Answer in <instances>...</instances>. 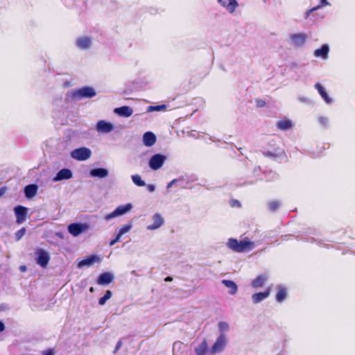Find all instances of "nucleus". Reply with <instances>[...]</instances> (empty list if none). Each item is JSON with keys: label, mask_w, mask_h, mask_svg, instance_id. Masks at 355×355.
I'll use <instances>...</instances> for the list:
<instances>
[{"label": "nucleus", "mask_w": 355, "mask_h": 355, "mask_svg": "<svg viewBox=\"0 0 355 355\" xmlns=\"http://www.w3.org/2000/svg\"><path fill=\"white\" fill-rule=\"evenodd\" d=\"M20 268H21V270L22 271H25V270H26V266H21V267H20Z\"/></svg>", "instance_id": "48"}, {"label": "nucleus", "mask_w": 355, "mask_h": 355, "mask_svg": "<svg viewBox=\"0 0 355 355\" xmlns=\"http://www.w3.org/2000/svg\"><path fill=\"white\" fill-rule=\"evenodd\" d=\"M7 191V188L6 187H3L0 188V197L2 196Z\"/></svg>", "instance_id": "43"}, {"label": "nucleus", "mask_w": 355, "mask_h": 355, "mask_svg": "<svg viewBox=\"0 0 355 355\" xmlns=\"http://www.w3.org/2000/svg\"><path fill=\"white\" fill-rule=\"evenodd\" d=\"M131 227H132L131 224L125 225L119 229L117 234H119V236H121L123 234L129 232L130 230Z\"/></svg>", "instance_id": "34"}, {"label": "nucleus", "mask_w": 355, "mask_h": 355, "mask_svg": "<svg viewBox=\"0 0 355 355\" xmlns=\"http://www.w3.org/2000/svg\"><path fill=\"white\" fill-rule=\"evenodd\" d=\"M226 343L225 335L221 334L217 338L216 341L212 346V352L217 353L220 352L225 347Z\"/></svg>", "instance_id": "10"}, {"label": "nucleus", "mask_w": 355, "mask_h": 355, "mask_svg": "<svg viewBox=\"0 0 355 355\" xmlns=\"http://www.w3.org/2000/svg\"><path fill=\"white\" fill-rule=\"evenodd\" d=\"M329 5V3L327 1V0H320V4L316 7H314L309 10L306 11V18H307L309 15L314 10H318V8L322 7V6H327Z\"/></svg>", "instance_id": "30"}, {"label": "nucleus", "mask_w": 355, "mask_h": 355, "mask_svg": "<svg viewBox=\"0 0 355 355\" xmlns=\"http://www.w3.org/2000/svg\"><path fill=\"white\" fill-rule=\"evenodd\" d=\"M121 237V236H119V234H117L116 238L110 242V245L112 246L116 243L117 242H119L120 241Z\"/></svg>", "instance_id": "40"}, {"label": "nucleus", "mask_w": 355, "mask_h": 355, "mask_svg": "<svg viewBox=\"0 0 355 355\" xmlns=\"http://www.w3.org/2000/svg\"><path fill=\"white\" fill-rule=\"evenodd\" d=\"M197 355H205L207 352V343L206 340L202 342L195 349Z\"/></svg>", "instance_id": "29"}, {"label": "nucleus", "mask_w": 355, "mask_h": 355, "mask_svg": "<svg viewBox=\"0 0 355 355\" xmlns=\"http://www.w3.org/2000/svg\"><path fill=\"white\" fill-rule=\"evenodd\" d=\"M306 38L307 36L304 33L292 34L291 35V39L297 46L303 45L305 43Z\"/></svg>", "instance_id": "19"}, {"label": "nucleus", "mask_w": 355, "mask_h": 355, "mask_svg": "<svg viewBox=\"0 0 355 355\" xmlns=\"http://www.w3.org/2000/svg\"><path fill=\"white\" fill-rule=\"evenodd\" d=\"M153 223L148 225L147 229L150 230H156L160 227L164 223V219L159 214H155L153 216Z\"/></svg>", "instance_id": "16"}, {"label": "nucleus", "mask_w": 355, "mask_h": 355, "mask_svg": "<svg viewBox=\"0 0 355 355\" xmlns=\"http://www.w3.org/2000/svg\"><path fill=\"white\" fill-rule=\"evenodd\" d=\"M112 295V293L110 291H107L105 295L99 299L98 304L101 306L104 305L107 300L111 298Z\"/></svg>", "instance_id": "31"}, {"label": "nucleus", "mask_w": 355, "mask_h": 355, "mask_svg": "<svg viewBox=\"0 0 355 355\" xmlns=\"http://www.w3.org/2000/svg\"><path fill=\"white\" fill-rule=\"evenodd\" d=\"M218 327L220 331H225L227 330L229 328V324L225 322H220L218 323Z\"/></svg>", "instance_id": "37"}, {"label": "nucleus", "mask_w": 355, "mask_h": 355, "mask_svg": "<svg viewBox=\"0 0 355 355\" xmlns=\"http://www.w3.org/2000/svg\"><path fill=\"white\" fill-rule=\"evenodd\" d=\"M28 209L25 207L18 205L15 208V213L16 215V223L21 224L26 219Z\"/></svg>", "instance_id": "8"}, {"label": "nucleus", "mask_w": 355, "mask_h": 355, "mask_svg": "<svg viewBox=\"0 0 355 355\" xmlns=\"http://www.w3.org/2000/svg\"><path fill=\"white\" fill-rule=\"evenodd\" d=\"M176 182V180H173L172 181H171L168 185H167V188H170L173 186V184Z\"/></svg>", "instance_id": "46"}, {"label": "nucleus", "mask_w": 355, "mask_h": 355, "mask_svg": "<svg viewBox=\"0 0 355 355\" xmlns=\"http://www.w3.org/2000/svg\"><path fill=\"white\" fill-rule=\"evenodd\" d=\"M91 40L88 37H81L77 39L76 45L80 49H87L90 47Z\"/></svg>", "instance_id": "20"}, {"label": "nucleus", "mask_w": 355, "mask_h": 355, "mask_svg": "<svg viewBox=\"0 0 355 355\" xmlns=\"http://www.w3.org/2000/svg\"><path fill=\"white\" fill-rule=\"evenodd\" d=\"M166 105H151L148 108V111H162L166 110Z\"/></svg>", "instance_id": "35"}, {"label": "nucleus", "mask_w": 355, "mask_h": 355, "mask_svg": "<svg viewBox=\"0 0 355 355\" xmlns=\"http://www.w3.org/2000/svg\"><path fill=\"white\" fill-rule=\"evenodd\" d=\"M318 122L322 125H326L327 123V119L324 116H320L318 118Z\"/></svg>", "instance_id": "39"}, {"label": "nucleus", "mask_w": 355, "mask_h": 355, "mask_svg": "<svg viewBox=\"0 0 355 355\" xmlns=\"http://www.w3.org/2000/svg\"><path fill=\"white\" fill-rule=\"evenodd\" d=\"M38 187L35 184H28L24 188V193L27 198L34 197L37 192Z\"/></svg>", "instance_id": "21"}, {"label": "nucleus", "mask_w": 355, "mask_h": 355, "mask_svg": "<svg viewBox=\"0 0 355 355\" xmlns=\"http://www.w3.org/2000/svg\"><path fill=\"white\" fill-rule=\"evenodd\" d=\"M173 280V278L170 276L168 277H166L165 279H164V281L165 282H171Z\"/></svg>", "instance_id": "47"}, {"label": "nucleus", "mask_w": 355, "mask_h": 355, "mask_svg": "<svg viewBox=\"0 0 355 355\" xmlns=\"http://www.w3.org/2000/svg\"><path fill=\"white\" fill-rule=\"evenodd\" d=\"M55 352L53 349H49L48 350L44 352L43 355H54Z\"/></svg>", "instance_id": "42"}, {"label": "nucleus", "mask_w": 355, "mask_h": 355, "mask_svg": "<svg viewBox=\"0 0 355 355\" xmlns=\"http://www.w3.org/2000/svg\"><path fill=\"white\" fill-rule=\"evenodd\" d=\"M95 90L90 87H83L72 92V97L74 99H81L84 98H92L96 95Z\"/></svg>", "instance_id": "2"}, {"label": "nucleus", "mask_w": 355, "mask_h": 355, "mask_svg": "<svg viewBox=\"0 0 355 355\" xmlns=\"http://www.w3.org/2000/svg\"><path fill=\"white\" fill-rule=\"evenodd\" d=\"M89 291H90L91 293L94 292V288L93 287H91V288H89Z\"/></svg>", "instance_id": "50"}, {"label": "nucleus", "mask_w": 355, "mask_h": 355, "mask_svg": "<svg viewBox=\"0 0 355 355\" xmlns=\"http://www.w3.org/2000/svg\"><path fill=\"white\" fill-rule=\"evenodd\" d=\"M132 206L131 204L128 203L125 205H121L116 207L112 212L107 214L105 217L106 220H110L115 217L121 216L128 211H129L132 209Z\"/></svg>", "instance_id": "6"}, {"label": "nucleus", "mask_w": 355, "mask_h": 355, "mask_svg": "<svg viewBox=\"0 0 355 355\" xmlns=\"http://www.w3.org/2000/svg\"><path fill=\"white\" fill-rule=\"evenodd\" d=\"M71 157L78 161H85L88 159L91 155V150L85 147H81L73 150L71 153Z\"/></svg>", "instance_id": "4"}, {"label": "nucleus", "mask_w": 355, "mask_h": 355, "mask_svg": "<svg viewBox=\"0 0 355 355\" xmlns=\"http://www.w3.org/2000/svg\"><path fill=\"white\" fill-rule=\"evenodd\" d=\"M90 175L92 177H98L100 178H103L107 176L108 171L106 168H96L91 170Z\"/></svg>", "instance_id": "23"}, {"label": "nucleus", "mask_w": 355, "mask_h": 355, "mask_svg": "<svg viewBox=\"0 0 355 355\" xmlns=\"http://www.w3.org/2000/svg\"><path fill=\"white\" fill-rule=\"evenodd\" d=\"M218 3L231 13L234 12L238 6L236 0H218Z\"/></svg>", "instance_id": "11"}, {"label": "nucleus", "mask_w": 355, "mask_h": 355, "mask_svg": "<svg viewBox=\"0 0 355 355\" xmlns=\"http://www.w3.org/2000/svg\"><path fill=\"white\" fill-rule=\"evenodd\" d=\"M267 155H268V156H272V154H271L270 153H267Z\"/></svg>", "instance_id": "51"}, {"label": "nucleus", "mask_w": 355, "mask_h": 355, "mask_svg": "<svg viewBox=\"0 0 355 355\" xmlns=\"http://www.w3.org/2000/svg\"><path fill=\"white\" fill-rule=\"evenodd\" d=\"M114 279L113 275L110 272H103L101 274L96 281L99 285H107Z\"/></svg>", "instance_id": "15"}, {"label": "nucleus", "mask_w": 355, "mask_h": 355, "mask_svg": "<svg viewBox=\"0 0 355 355\" xmlns=\"http://www.w3.org/2000/svg\"><path fill=\"white\" fill-rule=\"evenodd\" d=\"M256 105L257 107H263L266 106V103L265 101L259 98L256 100Z\"/></svg>", "instance_id": "38"}, {"label": "nucleus", "mask_w": 355, "mask_h": 355, "mask_svg": "<svg viewBox=\"0 0 355 355\" xmlns=\"http://www.w3.org/2000/svg\"><path fill=\"white\" fill-rule=\"evenodd\" d=\"M100 261V258L96 255H90L78 262V266L82 268L83 266H91L95 262Z\"/></svg>", "instance_id": "13"}, {"label": "nucleus", "mask_w": 355, "mask_h": 355, "mask_svg": "<svg viewBox=\"0 0 355 355\" xmlns=\"http://www.w3.org/2000/svg\"><path fill=\"white\" fill-rule=\"evenodd\" d=\"M293 126L291 121L289 119H284L277 122V127L282 130H286L291 128Z\"/></svg>", "instance_id": "28"}, {"label": "nucleus", "mask_w": 355, "mask_h": 355, "mask_svg": "<svg viewBox=\"0 0 355 355\" xmlns=\"http://www.w3.org/2000/svg\"><path fill=\"white\" fill-rule=\"evenodd\" d=\"M280 207V202L277 200H274L268 203V208L271 211H277Z\"/></svg>", "instance_id": "33"}, {"label": "nucleus", "mask_w": 355, "mask_h": 355, "mask_svg": "<svg viewBox=\"0 0 355 355\" xmlns=\"http://www.w3.org/2000/svg\"><path fill=\"white\" fill-rule=\"evenodd\" d=\"M72 172L70 169L62 168L58 172L56 176L54 178V181H60L63 180H69L72 178Z\"/></svg>", "instance_id": "12"}, {"label": "nucleus", "mask_w": 355, "mask_h": 355, "mask_svg": "<svg viewBox=\"0 0 355 355\" xmlns=\"http://www.w3.org/2000/svg\"><path fill=\"white\" fill-rule=\"evenodd\" d=\"M132 182L139 187L145 186V182L141 180V177L139 175H134L132 176Z\"/></svg>", "instance_id": "32"}, {"label": "nucleus", "mask_w": 355, "mask_h": 355, "mask_svg": "<svg viewBox=\"0 0 355 355\" xmlns=\"http://www.w3.org/2000/svg\"><path fill=\"white\" fill-rule=\"evenodd\" d=\"M148 191H150V192H153V191H155V186H154V185H153V184H149V185L148 186Z\"/></svg>", "instance_id": "44"}, {"label": "nucleus", "mask_w": 355, "mask_h": 355, "mask_svg": "<svg viewBox=\"0 0 355 355\" xmlns=\"http://www.w3.org/2000/svg\"><path fill=\"white\" fill-rule=\"evenodd\" d=\"M35 254L37 263L43 268H46L51 259L49 253L42 248H37L35 250Z\"/></svg>", "instance_id": "3"}, {"label": "nucleus", "mask_w": 355, "mask_h": 355, "mask_svg": "<svg viewBox=\"0 0 355 355\" xmlns=\"http://www.w3.org/2000/svg\"><path fill=\"white\" fill-rule=\"evenodd\" d=\"M270 294V288H268L263 292L257 293L252 295V299L254 304H257L264 299L267 298Z\"/></svg>", "instance_id": "18"}, {"label": "nucleus", "mask_w": 355, "mask_h": 355, "mask_svg": "<svg viewBox=\"0 0 355 355\" xmlns=\"http://www.w3.org/2000/svg\"><path fill=\"white\" fill-rule=\"evenodd\" d=\"M234 203L235 205H237L238 206H240V203H239V201H237V200H235V201L234 202Z\"/></svg>", "instance_id": "49"}, {"label": "nucleus", "mask_w": 355, "mask_h": 355, "mask_svg": "<svg viewBox=\"0 0 355 355\" xmlns=\"http://www.w3.org/2000/svg\"><path fill=\"white\" fill-rule=\"evenodd\" d=\"M114 113L121 116L129 117L133 114V110L130 107L124 105L115 108Z\"/></svg>", "instance_id": "17"}, {"label": "nucleus", "mask_w": 355, "mask_h": 355, "mask_svg": "<svg viewBox=\"0 0 355 355\" xmlns=\"http://www.w3.org/2000/svg\"><path fill=\"white\" fill-rule=\"evenodd\" d=\"M222 284H224L227 288H230V294L234 295L236 293L238 287L235 282L232 280L223 279L222 280Z\"/></svg>", "instance_id": "24"}, {"label": "nucleus", "mask_w": 355, "mask_h": 355, "mask_svg": "<svg viewBox=\"0 0 355 355\" xmlns=\"http://www.w3.org/2000/svg\"><path fill=\"white\" fill-rule=\"evenodd\" d=\"M166 159V157L162 154H155L149 160V166L153 170L159 169Z\"/></svg>", "instance_id": "7"}, {"label": "nucleus", "mask_w": 355, "mask_h": 355, "mask_svg": "<svg viewBox=\"0 0 355 355\" xmlns=\"http://www.w3.org/2000/svg\"><path fill=\"white\" fill-rule=\"evenodd\" d=\"M266 281V276L263 275H260L259 276H257L254 280L253 282H252V287L254 288H260V287H262L265 282Z\"/></svg>", "instance_id": "27"}, {"label": "nucleus", "mask_w": 355, "mask_h": 355, "mask_svg": "<svg viewBox=\"0 0 355 355\" xmlns=\"http://www.w3.org/2000/svg\"><path fill=\"white\" fill-rule=\"evenodd\" d=\"M25 232H26L25 227H22L20 230H19L17 232H16L15 235L16 240L19 241L23 237V236L25 234Z\"/></svg>", "instance_id": "36"}, {"label": "nucleus", "mask_w": 355, "mask_h": 355, "mask_svg": "<svg viewBox=\"0 0 355 355\" xmlns=\"http://www.w3.org/2000/svg\"><path fill=\"white\" fill-rule=\"evenodd\" d=\"M329 51V47L328 44H322L320 49H317L314 51L313 55L316 58H321L322 59H327L328 58V53Z\"/></svg>", "instance_id": "14"}, {"label": "nucleus", "mask_w": 355, "mask_h": 355, "mask_svg": "<svg viewBox=\"0 0 355 355\" xmlns=\"http://www.w3.org/2000/svg\"><path fill=\"white\" fill-rule=\"evenodd\" d=\"M287 296L286 288L282 286H279L277 288V293L275 296V299L278 302H282Z\"/></svg>", "instance_id": "26"}, {"label": "nucleus", "mask_w": 355, "mask_h": 355, "mask_svg": "<svg viewBox=\"0 0 355 355\" xmlns=\"http://www.w3.org/2000/svg\"><path fill=\"white\" fill-rule=\"evenodd\" d=\"M315 88L318 90V93L326 103H329L331 102V99L329 97L324 87L319 83H317L315 85Z\"/></svg>", "instance_id": "25"}, {"label": "nucleus", "mask_w": 355, "mask_h": 355, "mask_svg": "<svg viewBox=\"0 0 355 355\" xmlns=\"http://www.w3.org/2000/svg\"><path fill=\"white\" fill-rule=\"evenodd\" d=\"M5 329V325L3 322L0 320V332H2Z\"/></svg>", "instance_id": "45"}, {"label": "nucleus", "mask_w": 355, "mask_h": 355, "mask_svg": "<svg viewBox=\"0 0 355 355\" xmlns=\"http://www.w3.org/2000/svg\"><path fill=\"white\" fill-rule=\"evenodd\" d=\"M114 129V125L109 122L101 120L96 124V130L99 132L108 133Z\"/></svg>", "instance_id": "9"}, {"label": "nucleus", "mask_w": 355, "mask_h": 355, "mask_svg": "<svg viewBox=\"0 0 355 355\" xmlns=\"http://www.w3.org/2000/svg\"><path fill=\"white\" fill-rule=\"evenodd\" d=\"M143 141L146 146H151L155 143L156 137L153 132H147L144 135Z\"/></svg>", "instance_id": "22"}, {"label": "nucleus", "mask_w": 355, "mask_h": 355, "mask_svg": "<svg viewBox=\"0 0 355 355\" xmlns=\"http://www.w3.org/2000/svg\"><path fill=\"white\" fill-rule=\"evenodd\" d=\"M121 346H122V341L119 340L116 345V347L114 348L113 353L114 354L116 353V352L121 347Z\"/></svg>", "instance_id": "41"}, {"label": "nucleus", "mask_w": 355, "mask_h": 355, "mask_svg": "<svg viewBox=\"0 0 355 355\" xmlns=\"http://www.w3.org/2000/svg\"><path fill=\"white\" fill-rule=\"evenodd\" d=\"M89 225L87 223H73L68 226L69 232L73 236H78L81 233L88 230Z\"/></svg>", "instance_id": "5"}, {"label": "nucleus", "mask_w": 355, "mask_h": 355, "mask_svg": "<svg viewBox=\"0 0 355 355\" xmlns=\"http://www.w3.org/2000/svg\"><path fill=\"white\" fill-rule=\"evenodd\" d=\"M227 245L234 252H243L252 250L255 245L254 242L249 241L246 238L245 239L240 241L236 239H230L228 240Z\"/></svg>", "instance_id": "1"}]
</instances>
